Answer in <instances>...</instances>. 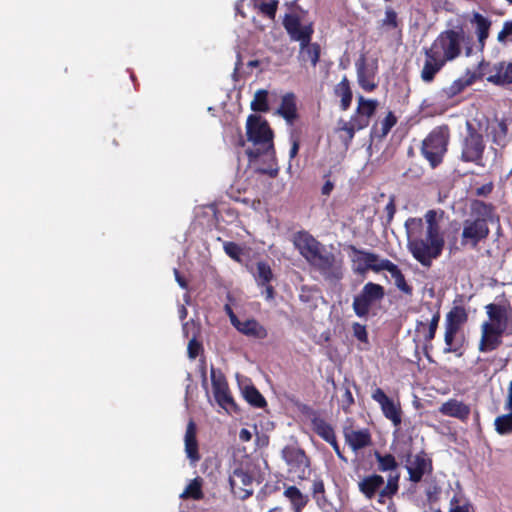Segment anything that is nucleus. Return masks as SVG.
<instances>
[{"label": "nucleus", "instance_id": "1", "mask_svg": "<svg viewBox=\"0 0 512 512\" xmlns=\"http://www.w3.org/2000/svg\"><path fill=\"white\" fill-rule=\"evenodd\" d=\"M464 37L465 33L462 27L446 29L438 34L429 47L423 48L425 59L420 72L423 82H433L436 75L448 62L461 56Z\"/></svg>", "mask_w": 512, "mask_h": 512}, {"label": "nucleus", "instance_id": "2", "mask_svg": "<svg viewBox=\"0 0 512 512\" xmlns=\"http://www.w3.org/2000/svg\"><path fill=\"white\" fill-rule=\"evenodd\" d=\"M426 220L427 227L424 236H410L407 247L415 260L429 268L433 260L442 254L445 241L433 210L427 212Z\"/></svg>", "mask_w": 512, "mask_h": 512}, {"label": "nucleus", "instance_id": "3", "mask_svg": "<svg viewBox=\"0 0 512 512\" xmlns=\"http://www.w3.org/2000/svg\"><path fill=\"white\" fill-rule=\"evenodd\" d=\"M378 101L366 99L364 96L357 97V107L349 121L339 120L337 131L341 132L340 139L348 147L354 139L357 131L363 130L370 124V119L376 113Z\"/></svg>", "mask_w": 512, "mask_h": 512}, {"label": "nucleus", "instance_id": "4", "mask_svg": "<svg viewBox=\"0 0 512 512\" xmlns=\"http://www.w3.org/2000/svg\"><path fill=\"white\" fill-rule=\"evenodd\" d=\"M246 134L255 148L247 149L246 154L250 160H256L261 155L267 154L270 150L274 151L273 131L268 122L261 116L250 114L246 123Z\"/></svg>", "mask_w": 512, "mask_h": 512}, {"label": "nucleus", "instance_id": "5", "mask_svg": "<svg viewBox=\"0 0 512 512\" xmlns=\"http://www.w3.org/2000/svg\"><path fill=\"white\" fill-rule=\"evenodd\" d=\"M449 141L450 128L446 124L436 126L423 139L420 151L431 168H436L443 162Z\"/></svg>", "mask_w": 512, "mask_h": 512}, {"label": "nucleus", "instance_id": "6", "mask_svg": "<svg viewBox=\"0 0 512 512\" xmlns=\"http://www.w3.org/2000/svg\"><path fill=\"white\" fill-rule=\"evenodd\" d=\"M400 474H389L387 483L384 485V478L378 474L364 477L359 483V491L367 498L373 499L378 493V502L384 504L386 499H391L399 490Z\"/></svg>", "mask_w": 512, "mask_h": 512}, {"label": "nucleus", "instance_id": "7", "mask_svg": "<svg viewBox=\"0 0 512 512\" xmlns=\"http://www.w3.org/2000/svg\"><path fill=\"white\" fill-rule=\"evenodd\" d=\"M467 134L461 145V161L483 167L485 142L483 135L470 122L466 123Z\"/></svg>", "mask_w": 512, "mask_h": 512}, {"label": "nucleus", "instance_id": "8", "mask_svg": "<svg viewBox=\"0 0 512 512\" xmlns=\"http://www.w3.org/2000/svg\"><path fill=\"white\" fill-rule=\"evenodd\" d=\"M385 297V289L382 285L367 282L361 291L354 297L352 308L356 316L365 318L372 308L382 302Z\"/></svg>", "mask_w": 512, "mask_h": 512}, {"label": "nucleus", "instance_id": "9", "mask_svg": "<svg viewBox=\"0 0 512 512\" xmlns=\"http://www.w3.org/2000/svg\"><path fill=\"white\" fill-rule=\"evenodd\" d=\"M489 234L490 228L484 219L467 218L462 223L461 247L476 249L481 242L489 237Z\"/></svg>", "mask_w": 512, "mask_h": 512}, {"label": "nucleus", "instance_id": "10", "mask_svg": "<svg viewBox=\"0 0 512 512\" xmlns=\"http://www.w3.org/2000/svg\"><path fill=\"white\" fill-rule=\"evenodd\" d=\"M485 310L489 318L488 323L506 332V336H512V305L508 299L499 303H489Z\"/></svg>", "mask_w": 512, "mask_h": 512}, {"label": "nucleus", "instance_id": "11", "mask_svg": "<svg viewBox=\"0 0 512 512\" xmlns=\"http://www.w3.org/2000/svg\"><path fill=\"white\" fill-rule=\"evenodd\" d=\"M282 458L289 467V472L295 473L299 479L306 478L310 469V460L305 451L295 445H287L282 449Z\"/></svg>", "mask_w": 512, "mask_h": 512}, {"label": "nucleus", "instance_id": "12", "mask_svg": "<svg viewBox=\"0 0 512 512\" xmlns=\"http://www.w3.org/2000/svg\"><path fill=\"white\" fill-rule=\"evenodd\" d=\"M308 263L326 278L337 280L342 278L341 263H337L335 255L326 251L324 247Z\"/></svg>", "mask_w": 512, "mask_h": 512}, {"label": "nucleus", "instance_id": "13", "mask_svg": "<svg viewBox=\"0 0 512 512\" xmlns=\"http://www.w3.org/2000/svg\"><path fill=\"white\" fill-rule=\"evenodd\" d=\"M371 397L379 404L384 417L391 421L394 427H400L403 414L400 401L387 396L381 388H376Z\"/></svg>", "mask_w": 512, "mask_h": 512}, {"label": "nucleus", "instance_id": "14", "mask_svg": "<svg viewBox=\"0 0 512 512\" xmlns=\"http://www.w3.org/2000/svg\"><path fill=\"white\" fill-rule=\"evenodd\" d=\"M211 382L213 394L216 402L225 410L232 409L236 406L233 397L229 391L228 383L221 371H217L211 367Z\"/></svg>", "mask_w": 512, "mask_h": 512}, {"label": "nucleus", "instance_id": "15", "mask_svg": "<svg viewBox=\"0 0 512 512\" xmlns=\"http://www.w3.org/2000/svg\"><path fill=\"white\" fill-rule=\"evenodd\" d=\"M503 336H506V332H503V330L495 327L493 324L483 322L481 324V338L478 350L482 353H488L498 349L503 343Z\"/></svg>", "mask_w": 512, "mask_h": 512}, {"label": "nucleus", "instance_id": "16", "mask_svg": "<svg viewBox=\"0 0 512 512\" xmlns=\"http://www.w3.org/2000/svg\"><path fill=\"white\" fill-rule=\"evenodd\" d=\"M253 276L257 285L263 288L262 294L265 296V299L267 301L274 300L276 291L271 284L274 280V274L269 263L266 261H258Z\"/></svg>", "mask_w": 512, "mask_h": 512}, {"label": "nucleus", "instance_id": "17", "mask_svg": "<svg viewBox=\"0 0 512 512\" xmlns=\"http://www.w3.org/2000/svg\"><path fill=\"white\" fill-rule=\"evenodd\" d=\"M480 66L488 67L489 74L486 80L497 86H506L512 84V63L500 61L490 65L482 61Z\"/></svg>", "mask_w": 512, "mask_h": 512}, {"label": "nucleus", "instance_id": "18", "mask_svg": "<svg viewBox=\"0 0 512 512\" xmlns=\"http://www.w3.org/2000/svg\"><path fill=\"white\" fill-rule=\"evenodd\" d=\"M349 249L355 254V256L352 258L353 262H360V260H365L364 266L359 265L356 267V272L361 274L367 272L368 270L379 273L384 269L378 268H380L384 262L390 261L389 259H381L380 256L376 253L358 249L354 245H350Z\"/></svg>", "mask_w": 512, "mask_h": 512}, {"label": "nucleus", "instance_id": "19", "mask_svg": "<svg viewBox=\"0 0 512 512\" xmlns=\"http://www.w3.org/2000/svg\"><path fill=\"white\" fill-rule=\"evenodd\" d=\"M293 244L307 262H309L319 250H323V245L307 231L295 233Z\"/></svg>", "mask_w": 512, "mask_h": 512}, {"label": "nucleus", "instance_id": "20", "mask_svg": "<svg viewBox=\"0 0 512 512\" xmlns=\"http://www.w3.org/2000/svg\"><path fill=\"white\" fill-rule=\"evenodd\" d=\"M227 309L229 311L232 324L242 334L257 339H265L268 336L266 328L257 320L247 319L245 321H240L229 306H227Z\"/></svg>", "mask_w": 512, "mask_h": 512}, {"label": "nucleus", "instance_id": "21", "mask_svg": "<svg viewBox=\"0 0 512 512\" xmlns=\"http://www.w3.org/2000/svg\"><path fill=\"white\" fill-rule=\"evenodd\" d=\"M406 468L409 474V480L418 483L426 473L432 472V460L427 457L425 452L421 451L415 455L414 459Z\"/></svg>", "mask_w": 512, "mask_h": 512}, {"label": "nucleus", "instance_id": "22", "mask_svg": "<svg viewBox=\"0 0 512 512\" xmlns=\"http://www.w3.org/2000/svg\"><path fill=\"white\" fill-rule=\"evenodd\" d=\"M440 321V312L437 310L433 315L432 318L428 321H417L415 326V334L416 336L420 337L421 340L424 342L425 347L427 345L431 346V342L435 338L438 325Z\"/></svg>", "mask_w": 512, "mask_h": 512}, {"label": "nucleus", "instance_id": "23", "mask_svg": "<svg viewBox=\"0 0 512 512\" xmlns=\"http://www.w3.org/2000/svg\"><path fill=\"white\" fill-rule=\"evenodd\" d=\"M439 412L444 416L457 418L462 422L469 419L471 409L470 406L462 401L451 398L439 407Z\"/></svg>", "mask_w": 512, "mask_h": 512}, {"label": "nucleus", "instance_id": "24", "mask_svg": "<svg viewBox=\"0 0 512 512\" xmlns=\"http://www.w3.org/2000/svg\"><path fill=\"white\" fill-rule=\"evenodd\" d=\"M444 342L445 347L443 349L444 353H455L458 356L462 355V349L464 346V335L460 329L452 328L449 326H444Z\"/></svg>", "mask_w": 512, "mask_h": 512}, {"label": "nucleus", "instance_id": "25", "mask_svg": "<svg viewBox=\"0 0 512 512\" xmlns=\"http://www.w3.org/2000/svg\"><path fill=\"white\" fill-rule=\"evenodd\" d=\"M477 79L476 73L467 70L465 76L454 80L449 86L443 88L441 92L447 99H452L474 84Z\"/></svg>", "mask_w": 512, "mask_h": 512}, {"label": "nucleus", "instance_id": "26", "mask_svg": "<svg viewBox=\"0 0 512 512\" xmlns=\"http://www.w3.org/2000/svg\"><path fill=\"white\" fill-rule=\"evenodd\" d=\"M470 23L474 26L479 47L481 50H483L486 45V40L490 34L492 21L481 13L474 12L472 18L470 19Z\"/></svg>", "mask_w": 512, "mask_h": 512}, {"label": "nucleus", "instance_id": "27", "mask_svg": "<svg viewBox=\"0 0 512 512\" xmlns=\"http://www.w3.org/2000/svg\"><path fill=\"white\" fill-rule=\"evenodd\" d=\"M196 434V424L193 420H190L187 424L184 441L186 455L193 463L198 462L200 460Z\"/></svg>", "mask_w": 512, "mask_h": 512}, {"label": "nucleus", "instance_id": "28", "mask_svg": "<svg viewBox=\"0 0 512 512\" xmlns=\"http://www.w3.org/2000/svg\"><path fill=\"white\" fill-rule=\"evenodd\" d=\"M379 269H385L394 279V284L399 291L407 296L413 295V287L408 284L401 269L392 261L384 262Z\"/></svg>", "mask_w": 512, "mask_h": 512}, {"label": "nucleus", "instance_id": "29", "mask_svg": "<svg viewBox=\"0 0 512 512\" xmlns=\"http://www.w3.org/2000/svg\"><path fill=\"white\" fill-rule=\"evenodd\" d=\"M277 113L285 119L289 125H293L298 118L296 97L293 93L285 94L282 99Z\"/></svg>", "mask_w": 512, "mask_h": 512}, {"label": "nucleus", "instance_id": "30", "mask_svg": "<svg viewBox=\"0 0 512 512\" xmlns=\"http://www.w3.org/2000/svg\"><path fill=\"white\" fill-rule=\"evenodd\" d=\"M334 95L340 98V110L347 111L350 108L353 99V92L347 76H343L341 81L335 85Z\"/></svg>", "mask_w": 512, "mask_h": 512}, {"label": "nucleus", "instance_id": "31", "mask_svg": "<svg viewBox=\"0 0 512 512\" xmlns=\"http://www.w3.org/2000/svg\"><path fill=\"white\" fill-rule=\"evenodd\" d=\"M345 439L353 451H358L371 445V435L368 430H351L345 432Z\"/></svg>", "mask_w": 512, "mask_h": 512}, {"label": "nucleus", "instance_id": "32", "mask_svg": "<svg viewBox=\"0 0 512 512\" xmlns=\"http://www.w3.org/2000/svg\"><path fill=\"white\" fill-rule=\"evenodd\" d=\"M468 321V312L462 305L453 306L446 314L444 326L457 328L462 330V327Z\"/></svg>", "mask_w": 512, "mask_h": 512}, {"label": "nucleus", "instance_id": "33", "mask_svg": "<svg viewBox=\"0 0 512 512\" xmlns=\"http://www.w3.org/2000/svg\"><path fill=\"white\" fill-rule=\"evenodd\" d=\"M311 424L313 431L324 441L327 442L335 436V432L331 424H329L317 412H312Z\"/></svg>", "mask_w": 512, "mask_h": 512}, {"label": "nucleus", "instance_id": "34", "mask_svg": "<svg viewBox=\"0 0 512 512\" xmlns=\"http://www.w3.org/2000/svg\"><path fill=\"white\" fill-rule=\"evenodd\" d=\"M283 495L289 500L294 512H302L309 502V497L303 494L296 486H288Z\"/></svg>", "mask_w": 512, "mask_h": 512}, {"label": "nucleus", "instance_id": "35", "mask_svg": "<svg viewBox=\"0 0 512 512\" xmlns=\"http://www.w3.org/2000/svg\"><path fill=\"white\" fill-rule=\"evenodd\" d=\"M321 47L318 43L307 44L303 49L302 45H300V50L298 54V59L302 64L310 62L313 67H316L320 60Z\"/></svg>", "mask_w": 512, "mask_h": 512}, {"label": "nucleus", "instance_id": "36", "mask_svg": "<svg viewBox=\"0 0 512 512\" xmlns=\"http://www.w3.org/2000/svg\"><path fill=\"white\" fill-rule=\"evenodd\" d=\"M495 207L491 203L481 200H473L471 203L472 219H484L488 224L492 220Z\"/></svg>", "mask_w": 512, "mask_h": 512}, {"label": "nucleus", "instance_id": "37", "mask_svg": "<svg viewBox=\"0 0 512 512\" xmlns=\"http://www.w3.org/2000/svg\"><path fill=\"white\" fill-rule=\"evenodd\" d=\"M396 124L397 117L392 111H389L385 118L380 122V127H378L377 123L372 126L371 136L380 140L384 139Z\"/></svg>", "mask_w": 512, "mask_h": 512}, {"label": "nucleus", "instance_id": "38", "mask_svg": "<svg viewBox=\"0 0 512 512\" xmlns=\"http://www.w3.org/2000/svg\"><path fill=\"white\" fill-rule=\"evenodd\" d=\"M374 456L377 461L378 471L390 472V474L398 473L397 468L399 465L392 454H381L379 451H375Z\"/></svg>", "mask_w": 512, "mask_h": 512}, {"label": "nucleus", "instance_id": "39", "mask_svg": "<svg viewBox=\"0 0 512 512\" xmlns=\"http://www.w3.org/2000/svg\"><path fill=\"white\" fill-rule=\"evenodd\" d=\"M244 398L250 405L256 408H264L267 405L263 395L253 385L247 386L244 389Z\"/></svg>", "mask_w": 512, "mask_h": 512}, {"label": "nucleus", "instance_id": "40", "mask_svg": "<svg viewBox=\"0 0 512 512\" xmlns=\"http://www.w3.org/2000/svg\"><path fill=\"white\" fill-rule=\"evenodd\" d=\"M313 33L314 29L312 24H308L305 26L301 24L300 27L297 28L294 33L289 34V36L291 37L292 40L299 41L303 49L311 41Z\"/></svg>", "mask_w": 512, "mask_h": 512}, {"label": "nucleus", "instance_id": "41", "mask_svg": "<svg viewBox=\"0 0 512 512\" xmlns=\"http://www.w3.org/2000/svg\"><path fill=\"white\" fill-rule=\"evenodd\" d=\"M495 430L500 435H508L512 433V410L507 413L498 416L495 421Z\"/></svg>", "mask_w": 512, "mask_h": 512}, {"label": "nucleus", "instance_id": "42", "mask_svg": "<svg viewBox=\"0 0 512 512\" xmlns=\"http://www.w3.org/2000/svg\"><path fill=\"white\" fill-rule=\"evenodd\" d=\"M251 109L255 112H268V92L264 89L258 90L251 102Z\"/></svg>", "mask_w": 512, "mask_h": 512}, {"label": "nucleus", "instance_id": "43", "mask_svg": "<svg viewBox=\"0 0 512 512\" xmlns=\"http://www.w3.org/2000/svg\"><path fill=\"white\" fill-rule=\"evenodd\" d=\"M253 480L254 478L249 471L238 468L234 470L233 478L230 479V482L232 486H234L236 483H239L243 487H249L252 485Z\"/></svg>", "mask_w": 512, "mask_h": 512}, {"label": "nucleus", "instance_id": "44", "mask_svg": "<svg viewBox=\"0 0 512 512\" xmlns=\"http://www.w3.org/2000/svg\"><path fill=\"white\" fill-rule=\"evenodd\" d=\"M400 21L397 12L392 7H386L385 17L381 21V27L394 30L399 27Z\"/></svg>", "mask_w": 512, "mask_h": 512}, {"label": "nucleus", "instance_id": "45", "mask_svg": "<svg viewBox=\"0 0 512 512\" xmlns=\"http://www.w3.org/2000/svg\"><path fill=\"white\" fill-rule=\"evenodd\" d=\"M357 75H358L359 85L361 86V88L363 90H365L367 92H372L376 89L377 84L365 75L364 63H362V65L360 67H358Z\"/></svg>", "mask_w": 512, "mask_h": 512}, {"label": "nucleus", "instance_id": "46", "mask_svg": "<svg viewBox=\"0 0 512 512\" xmlns=\"http://www.w3.org/2000/svg\"><path fill=\"white\" fill-rule=\"evenodd\" d=\"M181 497H190L194 500H200L203 498V492L201 483L195 479L188 484Z\"/></svg>", "mask_w": 512, "mask_h": 512}, {"label": "nucleus", "instance_id": "47", "mask_svg": "<svg viewBox=\"0 0 512 512\" xmlns=\"http://www.w3.org/2000/svg\"><path fill=\"white\" fill-rule=\"evenodd\" d=\"M311 493L317 503H319L321 500H325V485L320 476H316L313 479Z\"/></svg>", "mask_w": 512, "mask_h": 512}, {"label": "nucleus", "instance_id": "48", "mask_svg": "<svg viewBox=\"0 0 512 512\" xmlns=\"http://www.w3.org/2000/svg\"><path fill=\"white\" fill-rule=\"evenodd\" d=\"M258 7L261 13L273 20L278 9V1L271 0L270 2H262Z\"/></svg>", "mask_w": 512, "mask_h": 512}, {"label": "nucleus", "instance_id": "49", "mask_svg": "<svg viewBox=\"0 0 512 512\" xmlns=\"http://www.w3.org/2000/svg\"><path fill=\"white\" fill-rule=\"evenodd\" d=\"M224 251L231 259L240 261L242 248L237 243L232 241L225 242Z\"/></svg>", "mask_w": 512, "mask_h": 512}, {"label": "nucleus", "instance_id": "50", "mask_svg": "<svg viewBox=\"0 0 512 512\" xmlns=\"http://www.w3.org/2000/svg\"><path fill=\"white\" fill-rule=\"evenodd\" d=\"M300 25L301 21L296 15L287 14L283 20V26L288 34L294 33L295 30L300 27Z\"/></svg>", "mask_w": 512, "mask_h": 512}, {"label": "nucleus", "instance_id": "51", "mask_svg": "<svg viewBox=\"0 0 512 512\" xmlns=\"http://www.w3.org/2000/svg\"><path fill=\"white\" fill-rule=\"evenodd\" d=\"M352 330H353L354 337L358 341L365 343V344H367L369 342L368 332H367L365 325L355 322L352 324Z\"/></svg>", "mask_w": 512, "mask_h": 512}, {"label": "nucleus", "instance_id": "52", "mask_svg": "<svg viewBox=\"0 0 512 512\" xmlns=\"http://www.w3.org/2000/svg\"><path fill=\"white\" fill-rule=\"evenodd\" d=\"M202 349H203L202 343H201V342H199V341L196 339V336L194 335V336L189 340L188 347H187V352H188V356H189V358H191V359H195V358L200 354V352L202 351Z\"/></svg>", "mask_w": 512, "mask_h": 512}, {"label": "nucleus", "instance_id": "53", "mask_svg": "<svg viewBox=\"0 0 512 512\" xmlns=\"http://www.w3.org/2000/svg\"><path fill=\"white\" fill-rule=\"evenodd\" d=\"M497 40L500 43H506L512 40V20L504 22L501 31L498 33Z\"/></svg>", "mask_w": 512, "mask_h": 512}, {"label": "nucleus", "instance_id": "54", "mask_svg": "<svg viewBox=\"0 0 512 512\" xmlns=\"http://www.w3.org/2000/svg\"><path fill=\"white\" fill-rule=\"evenodd\" d=\"M386 213V224H390L394 218V215L396 213V204H395V196L391 195L389 197V201L385 206L384 209Z\"/></svg>", "mask_w": 512, "mask_h": 512}, {"label": "nucleus", "instance_id": "55", "mask_svg": "<svg viewBox=\"0 0 512 512\" xmlns=\"http://www.w3.org/2000/svg\"><path fill=\"white\" fill-rule=\"evenodd\" d=\"M450 505H451V508H450L449 512H470L469 511L470 505L469 504L459 505V500L456 496L452 497V499L450 501Z\"/></svg>", "mask_w": 512, "mask_h": 512}, {"label": "nucleus", "instance_id": "56", "mask_svg": "<svg viewBox=\"0 0 512 512\" xmlns=\"http://www.w3.org/2000/svg\"><path fill=\"white\" fill-rule=\"evenodd\" d=\"M493 188H494L493 183L489 182V183L482 185L481 187H478L475 191V194L477 196H488L489 194L492 193Z\"/></svg>", "mask_w": 512, "mask_h": 512}, {"label": "nucleus", "instance_id": "57", "mask_svg": "<svg viewBox=\"0 0 512 512\" xmlns=\"http://www.w3.org/2000/svg\"><path fill=\"white\" fill-rule=\"evenodd\" d=\"M343 410H347L352 404H354V398L352 395V392L349 388L345 389L344 395H343Z\"/></svg>", "mask_w": 512, "mask_h": 512}, {"label": "nucleus", "instance_id": "58", "mask_svg": "<svg viewBox=\"0 0 512 512\" xmlns=\"http://www.w3.org/2000/svg\"><path fill=\"white\" fill-rule=\"evenodd\" d=\"M300 148V141L297 137L292 138L291 148L289 151V157L290 159H293L297 156Z\"/></svg>", "mask_w": 512, "mask_h": 512}, {"label": "nucleus", "instance_id": "59", "mask_svg": "<svg viewBox=\"0 0 512 512\" xmlns=\"http://www.w3.org/2000/svg\"><path fill=\"white\" fill-rule=\"evenodd\" d=\"M327 443H329V444L333 447V449H334V451H335L336 455H337L341 460H343V461H347V459L345 458V456L343 455V453H342V451H341V449H340V446H339V444H338V442H337L336 436H334L332 439H330L329 441H327Z\"/></svg>", "mask_w": 512, "mask_h": 512}, {"label": "nucleus", "instance_id": "60", "mask_svg": "<svg viewBox=\"0 0 512 512\" xmlns=\"http://www.w3.org/2000/svg\"><path fill=\"white\" fill-rule=\"evenodd\" d=\"M173 272H174L175 280L179 284V286L183 289H187L188 282L185 279V277L181 275L180 271L177 268H174Z\"/></svg>", "mask_w": 512, "mask_h": 512}, {"label": "nucleus", "instance_id": "61", "mask_svg": "<svg viewBox=\"0 0 512 512\" xmlns=\"http://www.w3.org/2000/svg\"><path fill=\"white\" fill-rule=\"evenodd\" d=\"M505 409L512 411V380L509 382L507 389V397L505 400Z\"/></svg>", "mask_w": 512, "mask_h": 512}, {"label": "nucleus", "instance_id": "62", "mask_svg": "<svg viewBox=\"0 0 512 512\" xmlns=\"http://www.w3.org/2000/svg\"><path fill=\"white\" fill-rule=\"evenodd\" d=\"M334 189V183L331 180H326L321 188L322 195L329 196Z\"/></svg>", "mask_w": 512, "mask_h": 512}, {"label": "nucleus", "instance_id": "63", "mask_svg": "<svg viewBox=\"0 0 512 512\" xmlns=\"http://www.w3.org/2000/svg\"><path fill=\"white\" fill-rule=\"evenodd\" d=\"M251 437H252V435H251V433H250V431H249V430H247V429H245V428H243V429H241V430H240L239 438H240L242 441H244V442H248V441H250V440H251Z\"/></svg>", "mask_w": 512, "mask_h": 512}, {"label": "nucleus", "instance_id": "64", "mask_svg": "<svg viewBox=\"0 0 512 512\" xmlns=\"http://www.w3.org/2000/svg\"><path fill=\"white\" fill-rule=\"evenodd\" d=\"M498 126H499L501 134L505 137L508 133L507 124L504 121H501Z\"/></svg>", "mask_w": 512, "mask_h": 512}]
</instances>
